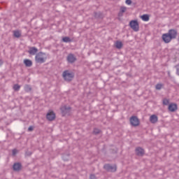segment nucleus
Returning a JSON list of instances; mask_svg holds the SVG:
<instances>
[{"label": "nucleus", "instance_id": "f257e3e1", "mask_svg": "<svg viewBox=\"0 0 179 179\" xmlns=\"http://www.w3.org/2000/svg\"><path fill=\"white\" fill-rule=\"evenodd\" d=\"M45 57V53L43 52H38L35 56V61L36 64H44L45 62L47 57Z\"/></svg>", "mask_w": 179, "mask_h": 179}, {"label": "nucleus", "instance_id": "f03ea898", "mask_svg": "<svg viewBox=\"0 0 179 179\" xmlns=\"http://www.w3.org/2000/svg\"><path fill=\"white\" fill-rule=\"evenodd\" d=\"M62 76L66 82H71L72 79L75 78V74L72 72L70 73L68 70H66L63 72Z\"/></svg>", "mask_w": 179, "mask_h": 179}, {"label": "nucleus", "instance_id": "7ed1b4c3", "mask_svg": "<svg viewBox=\"0 0 179 179\" xmlns=\"http://www.w3.org/2000/svg\"><path fill=\"white\" fill-rule=\"evenodd\" d=\"M129 26L134 30V31H139V22L138 20H133L129 22Z\"/></svg>", "mask_w": 179, "mask_h": 179}, {"label": "nucleus", "instance_id": "20e7f679", "mask_svg": "<svg viewBox=\"0 0 179 179\" xmlns=\"http://www.w3.org/2000/svg\"><path fill=\"white\" fill-rule=\"evenodd\" d=\"M130 124L132 125V127H138L139 124H141V122L139 121L138 117L131 116L130 117Z\"/></svg>", "mask_w": 179, "mask_h": 179}, {"label": "nucleus", "instance_id": "39448f33", "mask_svg": "<svg viewBox=\"0 0 179 179\" xmlns=\"http://www.w3.org/2000/svg\"><path fill=\"white\" fill-rule=\"evenodd\" d=\"M66 61L68 64H75V62L77 61L76 56L72 53H70L66 57Z\"/></svg>", "mask_w": 179, "mask_h": 179}, {"label": "nucleus", "instance_id": "423d86ee", "mask_svg": "<svg viewBox=\"0 0 179 179\" xmlns=\"http://www.w3.org/2000/svg\"><path fill=\"white\" fill-rule=\"evenodd\" d=\"M167 34L169 35V37H171V39L175 40V38H177L178 32L177 29H171L169 30Z\"/></svg>", "mask_w": 179, "mask_h": 179}, {"label": "nucleus", "instance_id": "0eeeda50", "mask_svg": "<svg viewBox=\"0 0 179 179\" xmlns=\"http://www.w3.org/2000/svg\"><path fill=\"white\" fill-rule=\"evenodd\" d=\"M103 169H105V170L107 171H110L111 173H115V171H117V166H112L110 164H105L103 166Z\"/></svg>", "mask_w": 179, "mask_h": 179}, {"label": "nucleus", "instance_id": "6e6552de", "mask_svg": "<svg viewBox=\"0 0 179 179\" xmlns=\"http://www.w3.org/2000/svg\"><path fill=\"white\" fill-rule=\"evenodd\" d=\"M135 152L136 156H138L140 157H143V156H145V149L141 147L136 148Z\"/></svg>", "mask_w": 179, "mask_h": 179}, {"label": "nucleus", "instance_id": "1a4fd4ad", "mask_svg": "<svg viewBox=\"0 0 179 179\" xmlns=\"http://www.w3.org/2000/svg\"><path fill=\"white\" fill-rule=\"evenodd\" d=\"M162 39L165 43V44H169L173 40L169 35L168 33L163 34L162 36Z\"/></svg>", "mask_w": 179, "mask_h": 179}, {"label": "nucleus", "instance_id": "9d476101", "mask_svg": "<svg viewBox=\"0 0 179 179\" xmlns=\"http://www.w3.org/2000/svg\"><path fill=\"white\" fill-rule=\"evenodd\" d=\"M62 113L63 114V115H66V114H69V113H71V106H62L60 108Z\"/></svg>", "mask_w": 179, "mask_h": 179}, {"label": "nucleus", "instance_id": "9b49d317", "mask_svg": "<svg viewBox=\"0 0 179 179\" xmlns=\"http://www.w3.org/2000/svg\"><path fill=\"white\" fill-rule=\"evenodd\" d=\"M94 19L102 20V19H104V14H103V13H101V11H98V12L94 11Z\"/></svg>", "mask_w": 179, "mask_h": 179}, {"label": "nucleus", "instance_id": "f8f14e48", "mask_svg": "<svg viewBox=\"0 0 179 179\" xmlns=\"http://www.w3.org/2000/svg\"><path fill=\"white\" fill-rule=\"evenodd\" d=\"M178 109V107L177 106V103H170L168 107V110L171 111V113H175V111H177Z\"/></svg>", "mask_w": 179, "mask_h": 179}, {"label": "nucleus", "instance_id": "ddd939ff", "mask_svg": "<svg viewBox=\"0 0 179 179\" xmlns=\"http://www.w3.org/2000/svg\"><path fill=\"white\" fill-rule=\"evenodd\" d=\"M46 118L48 121H54V120H55V113H54V111L48 113Z\"/></svg>", "mask_w": 179, "mask_h": 179}, {"label": "nucleus", "instance_id": "4468645a", "mask_svg": "<svg viewBox=\"0 0 179 179\" xmlns=\"http://www.w3.org/2000/svg\"><path fill=\"white\" fill-rule=\"evenodd\" d=\"M13 169L14 171H20L22 170V164L20 162H16L13 164Z\"/></svg>", "mask_w": 179, "mask_h": 179}, {"label": "nucleus", "instance_id": "2eb2a0df", "mask_svg": "<svg viewBox=\"0 0 179 179\" xmlns=\"http://www.w3.org/2000/svg\"><path fill=\"white\" fill-rule=\"evenodd\" d=\"M28 52L30 54V55H36V54L38 52V49H37L36 47H30Z\"/></svg>", "mask_w": 179, "mask_h": 179}, {"label": "nucleus", "instance_id": "dca6fc26", "mask_svg": "<svg viewBox=\"0 0 179 179\" xmlns=\"http://www.w3.org/2000/svg\"><path fill=\"white\" fill-rule=\"evenodd\" d=\"M158 117L157 115H152L150 117V121L151 122V124H156V122H157L158 121Z\"/></svg>", "mask_w": 179, "mask_h": 179}, {"label": "nucleus", "instance_id": "f3484780", "mask_svg": "<svg viewBox=\"0 0 179 179\" xmlns=\"http://www.w3.org/2000/svg\"><path fill=\"white\" fill-rule=\"evenodd\" d=\"M24 64L25 66H27V68H30V66H33V62H31V60L28 59H25L24 60Z\"/></svg>", "mask_w": 179, "mask_h": 179}, {"label": "nucleus", "instance_id": "a211bd4d", "mask_svg": "<svg viewBox=\"0 0 179 179\" xmlns=\"http://www.w3.org/2000/svg\"><path fill=\"white\" fill-rule=\"evenodd\" d=\"M122 42L120 41H117L115 42V48H117V50H121V48H122Z\"/></svg>", "mask_w": 179, "mask_h": 179}, {"label": "nucleus", "instance_id": "6ab92c4d", "mask_svg": "<svg viewBox=\"0 0 179 179\" xmlns=\"http://www.w3.org/2000/svg\"><path fill=\"white\" fill-rule=\"evenodd\" d=\"M141 19L142 20H143V22H149V15L148 14H144L141 16Z\"/></svg>", "mask_w": 179, "mask_h": 179}, {"label": "nucleus", "instance_id": "aec40b11", "mask_svg": "<svg viewBox=\"0 0 179 179\" xmlns=\"http://www.w3.org/2000/svg\"><path fill=\"white\" fill-rule=\"evenodd\" d=\"M13 36L14 37H15L16 38H19L21 37L22 34H20V32L19 31H13Z\"/></svg>", "mask_w": 179, "mask_h": 179}, {"label": "nucleus", "instance_id": "412c9836", "mask_svg": "<svg viewBox=\"0 0 179 179\" xmlns=\"http://www.w3.org/2000/svg\"><path fill=\"white\" fill-rule=\"evenodd\" d=\"M62 41L64 43H71L72 39L71 38H69V36H66L62 38Z\"/></svg>", "mask_w": 179, "mask_h": 179}, {"label": "nucleus", "instance_id": "4be33fe9", "mask_svg": "<svg viewBox=\"0 0 179 179\" xmlns=\"http://www.w3.org/2000/svg\"><path fill=\"white\" fill-rule=\"evenodd\" d=\"M24 89L27 93L30 92V91L32 90L31 86H30L29 85H25Z\"/></svg>", "mask_w": 179, "mask_h": 179}, {"label": "nucleus", "instance_id": "5701e85b", "mask_svg": "<svg viewBox=\"0 0 179 179\" xmlns=\"http://www.w3.org/2000/svg\"><path fill=\"white\" fill-rule=\"evenodd\" d=\"M13 89L15 92H19L20 90V85H19V84H15Z\"/></svg>", "mask_w": 179, "mask_h": 179}, {"label": "nucleus", "instance_id": "b1692460", "mask_svg": "<svg viewBox=\"0 0 179 179\" xmlns=\"http://www.w3.org/2000/svg\"><path fill=\"white\" fill-rule=\"evenodd\" d=\"M62 159L64 162H68V160H69V154H64Z\"/></svg>", "mask_w": 179, "mask_h": 179}, {"label": "nucleus", "instance_id": "393cba45", "mask_svg": "<svg viewBox=\"0 0 179 179\" xmlns=\"http://www.w3.org/2000/svg\"><path fill=\"white\" fill-rule=\"evenodd\" d=\"M100 132H101V130H100L99 129H97V128H94L93 130L94 135H99V134H100Z\"/></svg>", "mask_w": 179, "mask_h": 179}, {"label": "nucleus", "instance_id": "a878e982", "mask_svg": "<svg viewBox=\"0 0 179 179\" xmlns=\"http://www.w3.org/2000/svg\"><path fill=\"white\" fill-rule=\"evenodd\" d=\"M163 87V84L158 83L155 86L156 90H160Z\"/></svg>", "mask_w": 179, "mask_h": 179}, {"label": "nucleus", "instance_id": "bb28decb", "mask_svg": "<svg viewBox=\"0 0 179 179\" xmlns=\"http://www.w3.org/2000/svg\"><path fill=\"white\" fill-rule=\"evenodd\" d=\"M169 103H170V101H169V99H164V100H163L164 106H169Z\"/></svg>", "mask_w": 179, "mask_h": 179}, {"label": "nucleus", "instance_id": "cd10ccee", "mask_svg": "<svg viewBox=\"0 0 179 179\" xmlns=\"http://www.w3.org/2000/svg\"><path fill=\"white\" fill-rule=\"evenodd\" d=\"M126 10H127V7L122 6L120 8V12H121L122 13H125Z\"/></svg>", "mask_w": 179, "mask_h": 179}, {"label": "nucleus", "instance_id": "c85d7f7f", "mask_svg": "<svg viewBox=\"0 0 179 179\" xmlns=\"http://www.w3.org/2000/svg\"><path fill=\"white\" fill-rule=\"evenodd\" d=\"M31 155H33V152L31 151H27L25 152V156L30 157Z\"/></svg>", "mask_w": 179, "mask_h": 179}, {"label": "nucleus", "instance_id": "c756f323", "mask_svg": "<svg viewBox=\"0 0 179 179\" xmlns=\"http://www.w3.org/2000/svg\"><path fill=\"white\" fill-rule=\"evenodd\" d=\"M12 153H13V156H16V155L17 154V150L13 149L12 150Z\"/></svg>", "mask_w": 179, "mask_h": 179}, {"label": "nucleus", "instance_id": "7c9ffc66", "mask_svg": "<svg viewBox=\"0 0 179 179\" xmlns=\"http://www.w3.org/2000/svg\"><path fill=\"white\" fill-rule=\"evenodd\" d=\"M28 131H29V132H31V131H34V127L30 126V127L28 128Z\"/></svg>", "mask_w": 179, "mask_h": 179}, {"label": "nucleus", "instance_id": "2f4dec72", "mask_svg": "<svg viewBox=\"0 0 179 179\" xmlns=\"http://www.w3.org/2000/svg\"><path fill=\"white\" fill-rule=\"evenodd\" d=\"M90 179H97V178H96V175L94 174H91L90 176Z\"/></svg>", "mask_w": 179, "mask_h": 179}, {"label": "nucleus", "instance_id": "473e14b6", "mask_svg": "<svg viewBox=\"0 0 179 179\" xmlns=\"http://www.w3.org/2000/svg\"><path fill=\"white\" fill-rule=\"evenodd\" d=\"M125 3H127V5H131L132 3V0H126Z\"/></svg>", "mask_w": 179, "mask_h": 179}, {"label": "nucleus", "instance_id": "72a5a7b5", "mask_svg": "<svg viewBox=\"0 0 179 179\" xmlns=\"http://www.w3.org/2000/svg\"><path fill=\"white\" fill-rule=\"evenodd\" d=\"M176 73H177V75L179 76V65L177 66V68H176Z\"/></svg>", "mask_w": 179, "mask_h": 179}, {"label": "nucleus", "instance_id": "f704fd0d", "mask_svg": "<svg viewBox=\"0 0 179 179\" xmlns=\"http://www.w3.org/2000/svg\"><path fill=\"white\" fill-rule=\"evenodd\" d=\"M3 65V60L0 59V66H2Z\"/></svg>", "mask_w": 179, "mask_h": 179}, {"label": "nucleus", "instance_id": "c9c22d12", "mask_svg": "<svg viewBox=\"0 0 179 179\" xmlns=\"http://www.w3.org/2000/svg\"><path fill=\"white\" fill-rule=\"evenodd\" d=\"M123 15H124V13H121L120 11L118 13V16L120 17L123 16Z\"/></svg>", "mask_w": 179, "mask_h": 179}]
</instances>
